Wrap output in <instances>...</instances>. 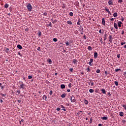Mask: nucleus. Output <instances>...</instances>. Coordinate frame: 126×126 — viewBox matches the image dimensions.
I'll return each mask as SVG.
<instances>
[{
	"label": "nucleus",
	"mask_w": 126,
	"mask_h": 126,
	"mask_svg": "<svg viewBox=\"0 0 126 126\" xmlns=\"http://www.w3.org/2000/svg\"><path fill=\"white\" fill-rule=\"evenodd\" d=\"M53 41L54 42H57L58 41V38H53Z\"/></svg>",
	"instance_id": "nucleus-43"
},
{
	"label": "nucleus",
	"mask_w": 126,
	"mask_h": 126,
	"mask_svg": "<svg viewBox=\"0 0 126 126\" xmlns=\"http://www.w3.org/2000/svg\"><path fill=\"white\" fill-rule=\"evenodd\" d=\"M9 51V49L6 48V50H5V53H6L7 54H8Z\"/></svg>",
	"instance_id": "nucleus-38"
},
{
	"label": "nucleus",
	"mask_w": 126,
	"mask_h": 126,
	"mask_svg": "<svg viewBox=\"0 0 126 126\" xmlns=\"http://www.w3.org/2000/svg\"><path fill=\"white\" fill-rule=\"evenodd\" d=\"M114 17H117V16H118V13L117 12H115L113 14Z\"/></svg>",
	"instance_id": "nucleus-24"
},
{
	"label": "nucleus",
	"mask_w": 126,
	"mask_h": 126,
	"mask_svg": "<svg viewBox=\"0 0 126 126\" xmlns=\"http://www.w3.org/2000/svg\"><path fill=\"white\" fill-rule=\"evenodd\" d=\"M124 75L125 76V78H126V72H125L124 73Z\"/></svg>",
	"instance_id": "nucleus-61"
},
{
	"label": "nucleus",
	"mask_w": 126,
	"mask_h": 126,
	"mask_svg": "<svg viewBox=\"0 0 126 126\" xmlns=\"http://www.w3.org/2000/svg\"><path fill=\"white\" fill-rule=\"evenodd\" d=\"M65 44L66 46H70V43H68V41H65Z\"/></svg>",
	"instance_id": "nucleus-34"
},
{
	"label": "nucleus",
	"mask_w": 126,
	"mask_h": 126,
	"mask_svg": "<svg viewBox=\"0 0 126 126\" xmlns=\"http://www.w3.org/2000/svg\"><path fill=\"white\" fill-rule=\"evenodd\" d=\"M77 25H79V26L80 25V19H78V21L77 23Z\"/></svg>",
	"instance_id": "nucleus-37"
},
{
	"label": "nucleus",
	"mask_w": 126,
	"mask_h": 126,
	"mask_svg": "<svg viewBox=\"0 0 126 126\" xmlns=\"http://www.w3.org/2000/svg\"><path fill=\"white\" fill-rule=\"evenodd\" d=\"M61 88L62 89H64V88H65V85H64V84H62L61 85Z\"/></svg>",
	"instance_id": "nucleus-14"
},
{
	"label": "nucleus",
	"mask_w": 126,
	"mask_h": 126,
	"mask_svg": "<svg viewBox=\"0 0 126 126\" xmlns=\"http://www.w3.org/2000/svg\"><path fill=\"white\" fill-rule=\"evenodd\" d=\"M62 7L63 9L66 8V6H65V4H63L62 5Z\"/></svg>",
	"instance_id": "nucleus-26"
},
{
	"label": "nucleus",
	"mask_w": 126,
	"mask_h": 126,
	"mask_svg": "<svg viewBox=\"0 0 126 126\" xmlns=\"http://www.w3.org/2000/svg\"><path fill=\"white\" fill-rule=\"evenodd\" d=\"M89 85H91V86H93L94 85V83L92 80H90V82H88Z\"/></svg>",
	"instance_id": "nucleus-5"
},
{
	"label": "nucleus",
	"mask_w": 126,
	"mask_h": 126,
	"mask_svg": "<svg viewBox=\"0 0 126 126\" xmlns=\"http://www.w3.org/2000/svg\"><path fill=\"white\" fill-rule=\"evenodd\" d=\"M56 110L57 111H61V108L60 107H57Z\"/></svg>",
	"instance_id": "nucleus-52"
},
{
	"label": "nucleus",
	"mask_w": 126,
	"mask_h": 126,
	"mask_svg": "<svg viewBox=\"0 0 126 126\" xmlns=\"http://www.w3.org/2000/svg\"><path fill=\"white\" fill-rule=\"evenodd\" d=\"M60 106H61V108H63L62 109V110H63V111H64V112H66V109H64V106H63V105H60Z\"/></svg>",
	"instance_id": "nucleus-9"
},
{
	"label": "nucleus",
	"mask_w": 126,
	"mask_h": 126,
	"mask_svg": "<svg viewBox=\"0 0 126 126\" xmlns=\"http://www.w3.org/2000/svg\"><path fill=\"white\" fill-rule=\"evenodd\" d=\"M98 126H102V124H98Z\"/></svg>",
	"instance_id": "nucleus-64"
},
{
	"label": "nucleus",
	"mask_w": 126,
	"mask_h": 126,
	"mask_svg": "<svg viewBox=\"0 0 126 126\" xmlns=\"http://www.w3.org/2000/svg\"><path fill=\"white\" fill-rule=\"evenodd\" d=\"M48 62L49 64H52V60H51L50 59L48 60Z\"/></svg>",
	"instance_id": "nucleus-27"
},
{
	"label": "nucleus",
	"mask_w": 126,
	"mask_h": 126,
	"mask_svg": "<svg viewBox=\"0 0 126 126\" xmlns=\"http://www.w3.org/2000/svg\"><path fill=\"white\" fill-rule=\"evenodd\" d=\"M104 10H105V11H107V12L108 13V14H111V11H110V10H109V9L107 8V7H105Z\"/></svg>",
	"instance_id": "nucleus-6"
},
{
	"label": "nucleus",
	"mask_w": 126,
	"mask_h": 126,
	"mask_svg": "<svg viewBox=\"0 0 126 126\" xmlns=\"http://www.w3.org/2000/svg\"><path fill=\"white\" fill-rule=\"evenodd\" d=\"M118 2H119V3H121L123 2V0H118Z\"/></svg>",
	"instance_id": "nucleus-53"
},
{
	"label": "nucleus",
	"mask_w": 126,
	"mask_h": 126,
	"mask_svg": "<svg viewBox=\"0 0 126 126\" xmlns=\"http://www.w3.org/2000/svg\"><path fill=\"white\" fill-rule=\"evenodd\" d=\"M42 99L46 101V100H47V95H44L42 97Z\"/></svg>",
	"instance_id": "nucleus-21"
},
{
	"label": "nucleus",
	"mask_w": 126,
	"mask_h": 126,
	"mask_svg": "<svg viewBox=\"0 0 126 126\" xmlns=\"http://www.w3.org/2000/svg\"><path fill=\"white\" fill-rule=\"evenodd\" d=\"M19 84L20 89H25L26 88V86L23 83V82L20 81Z\"/></svg>",
	"instance_id": "nucleus-1"
},
{
	"label": "nucleus",
	"mask_w": 126,
	"mask_h": 126,
	"mask_svg": "<svg viewBox=\"0 0 126 126\" xmlns=\"http://www.w3.org/2000/svg\"><path fill=\"white\" fill-rule=\"evenodd\" d=\"M67 24H68L69 25H72V22H71V21H67Z\"/></svg>",
	"instance_id": "nucleus-20"
},
{
	"label": "nucleus",
	"mask_w": 126,
	"mask_h": 126,
	"mask_svg": "<svg viewBox=\"0 0 126 126\" xmlns=\"http://www.w3.org/2000/svg\"><path fill=\"white\" fill-rule=\"evenodd\" d=\"M20 94V91H17V92H16V95H19Z\"/></svg>",
	"instance_id": "nucleus-32"
},
{
	"label": "nucleus",
	"mask_w": 126,
	"mask_h": 126,
	"mask_svg": "<svg viewBox=\"0 0 126 126\" xmlns=\"http://www.w3.org/2000/svg\"><path fill=\"white\" fill-rule=\"evenodd\" d=\"M8 6H9V4H8V3H5L4 5V8H8Z\"/></svg>",
	"instance_id": "nucleus-12"
},
{
	"label": "nucleus",
	"mask_w": 126,
	"mask_h": 126,
	"mask_svg": "<svg viewBox=\"0 0 126 126\" xmlns=\"http://www.w3.org/2000/svg\"><path fill=\"white\" fill-rule=\"evenodd\" d=\"M119 116H120V117H124V112H119Z\"/></svg>",
	"instance_id": "nucleus-17"
},
{
	"label": "nucleus",
	"mask_w": 126,
	"mask_h": 126,
	"mask_svg": "<svg viewBox=\"0 0 126 126\" xmlns=\"http://www.w3.org/2000/svg\"><path fill=\"white\" fill-rule=\"evenodd\" d=\"M87 72H90V68L89 67H88V68L87 69Z\"/></svg>",
	"instance_id": "nucleus-48"
},
{
	"label": "nucleus",
	"mask_w": 126,
	"mask_h": 126,
	"mask_svg": "<svg viewBox=\"0 0 126 126\" xmlns=\"http://www.w3.org/2000/svg\"><path fill=\"white\" fill-rule=\"evenodd\" d=\"M94 59H97V58H98V53L94 52Z\"/></svg>",
	"instance_id": "nucleus-8"
},
{
	"label": "nucleus",
	"mask_w": 126,
	"mask_h": 126,
	"mask_svg": "<svg viewBox=\"0 0 126 126\" xmlns=\"http://www.w3.org/2000/svg\"><path fill=\"white\" fill-rule=\"evenodd\" d=\"M111 31H112V32H115V29L114 28H111Z\"/></svg>",
	"instance_id": "nucleus-45"
},
{
	"label": "nucleus",
	"mask_w": 126,
	"mask_h": 126,
	"mask_svg": "<svg viewBox=\"0 0 126 126\" xmlns=\"http://www.w3.org/2000/svg\"><path fill=\"white\" fill-rule=\"evenodd\" d=\"M100 69H97V70L96 71V73H100Z\"/></svg>",
	"instance_id": "nucleus-44"
},
{
	"label": "nucleus",
	"mask_w": 126,
	"mask_h": 126,
	"mask_svg": "<svg viewBox=\"0 0 126 126\" xmlns=\"http://www.w3.org/2000/svg\"><path fill=\"white\" fill-rule=\"evenodd\" d=\"M93 49V48H92L91 46H89L88 47V50L89 51H92V50Z\"/></svg>",
	"instance_id": "nucleus-19"
},
{
	"label": "nucleus",
	"mask_w": 126,
	"mask_h": 126,
	"mask_svg": "<svg viewBox=\"0 0 126 126\" xmlns=\"http://www.w3.org/2000/svg\"><path fill=\"white\" fill-rule=\"evenodd\" d=\"M106 39H107V34H105L104 36V41H106Z\"/></svg>",
	"instance_id": "nucleus-40"
},
{
	"label": "nucleus",
	"mask_w": 126,
	"mask_h": 126,
	"mask_svg": "<svg viewBox=\"0 0 126 126\" xmlns=\"http://www.w3.org/2000/svg\"><path fill=\"white\" fill-rule=\"evenodd\" d=\"M118 24L119 27H122V24H123V23H122V22L120 21L119 22H118Z\"/></svg>",
	"instance_id": "nucleus-16"
},
{
	"label": "nucleus",
	"mask_w": 126,
	"mask_h": 126,
	"mask_svg": "<svg viewBox=\"0 0 126 126\" xmlns=\"http://www.w3.org/2000/svg\"><path fill=\"white\" fill-rule=\"evenodd\" d=\"M126 44V42H121V44L122 45V46H123V45H125Z\"/></svg>",
	"instance_id": "nucleus-54"
},
{
	"label": "nucleus",
	"mask_w": 126,
	"mask_h": 126,
	"mask_svg": "<svg viewBox=\"0 0 126 126\" xmlns=\"http://www.w3.org/2000/svg\"><path fill=\"white\" fill-rule=\"evenodd\" d=\"M56 22H57V21H53L52 22V23H53V24H55V23H56Z\"/></svg>",
	"instance_id": "nucleus-62"
},
{
	"label": "nucleus",
	"mask_w": 126,
	"mask_h": 126,
	"mask_svg": "<svg viewBox=\"0 0 126 126\" xmlns=\"http://www.w3.org/2000/svg\"><path fill=\"white\" fill-rule=\"evenodd\" d=\"M114 84L116 85V86H119V82H118V81H115Z\"/></svg>",
	"instance_id": "nucleus-28"
},
{
	"label": "nucleus",
	"mask_w": 126,
	"mask_h": 126,
	"mask_svg": "<svg viewBox=\"0 0 126 126\" xmlns=\"http://www.w3.org/2000/svg\"><path fill=\"white\" fill-rule=\"evenodd\" d=\"M43 15H44V16H47V15H48V13L47 12H44L43 13Z\"/></svg>",
	"instance_id": "nucleus-47"
},
{
	"label": "nucleus",
	"mask_w": 126,
	"mask_h": 126,
	"mask_svg": "<svg viewBox=\"0 0 126 126\" xmlns=\"http://www.w3.org/2000/svg\"><path fill=\"white\" fill-rule=\"evenodd\" d=\"M37 35H38L39 37H41V35H42V32L41 31H39L37 33Z\"/></svg>",
	"instance_id": "nucleus-23"
},
{
	"label": "nucleus",
	"mask_w": 126,
	"mask_h": 126,
	"mask_svg": "<svg viewBox=\"0 0 126 126\" xmlns=\"http://www.w3.org/2000/svg\"><path fill=\"white\" fill-rule=\"evenodd\" d=\"M108 3L109 5H113V1H112V0H109L108 2Z\"/></svg>",
	"instance_id": "nucleus-10"
},
{
	"label": "nucleus",
	"mask_w": 126,
	"mask_h": 126,
	"mask_svg": "<svg viewBox=\"0 0 126 126\" xmlns=\"http://www.w3.org/2000/svg\"><path fill=\"white\" fill-rule=\"evenodd\" d=\"M93 59H91L90 62H89V65H90L91 66H92V65H93Z\"/></svg>",
	"instance_id": "nucleus-3"
},
{
	"label": "nucleus",
	"mask_w": 126,
	"mask_h": 126,
	"mask_svg": "<svg viewBox=\"0 0 126 126\" xmlns=\"http://www.w3.org/2000/svg\"><path fill=\"white\" fill-rule=\"evenodd\" d=\"M83 38L85 40H86V35L85 34H84Z\"/></svg>",
	"instance_id": "nucleus-59"
},
{
	"label": "nucleus",
	"mask_w": 126,
	"mask_h": 126,
	"mask_svg": "<svg viewBox=\"0 0 126 126\" xmlns=\"http://www.w3.org/2000/svg\"><path fill=\"white\" fill-rule=\"evenodd\" d=\"M121 57V55L120 54H118L117 55V58H118V59H120V57Z\"/></svg>",
	"instance_id": "nucleus-57"
},
{
	"label": "nucleus",
	"mask_w": 126,
	"mask_h": 126,
	"mask_svg": "<svg viewBox=\"0 0 126 126\" xmlns=\"http://www.w3.org/2000/svg\"><path fill=\"white\" fill-rule=\"evenodd\" d=\"M70 100L72 103H75V102H76V99H75V97L73 96V99H72V96L70 98Z\"/></svg>",
	"instance_id": "nucleus-4"
},
{
	"label": "nucleus",
	"mask_w": 126,
	"mask_h": 126,
	"mask_svg": "<svg viewBox=\"0 0 126 126\" xmlns=\"http://www.w3.org/2000/svg\"><path fill=\"white\" fill-rule=\"evenodd\" d=\"M122 123H123V124H126V120H122Z\"/></svg>",
	"instance_id": "nucleus-50"
},
{
	"label": "nucleus",
	"mask_w": 126,
	"mask_h": 126,
	"mask_svg": "<svg viewBox=\"0 0 126 126\" xmlns=\"http://www.w3.org/2000/svg\"><path fill=\"white\" fill-rule=\"evenodd\" d=\"M27 8L29 11H31L32 10V5L31 3H29L27 5Z\"/></svg>",
	"instance_id": "nucleus-2"
},
{
	"label": "nucleus",
	"mask_w": 126,
	"mask_h": 126,
	"mask_svg": "<svg viewBox=\"0 0 126 126\" xmlns=\"http://www.w3.org/2000/svg\"><path fill=\"white\" fill-rule=\"evenodd\" d=\"M48 26H50V27H52V26H53V25H52V23H49V24H48Z\"/></svg>",
	"instance_id": "nucleus-49"
},
{
	"label": "nucleus",
	"mask_w": 126,
	"mask_h": 126,
	"mask_svg": "<svg viewBox=\"0 0 126 126\" xmlns=\"http://www.w3.org/2000/svg\"><path fill=\"white\" fill-rule=\"evenodd\" d=\"M69 15L70 16H73V13H72V12H70Z\"/></svg>",
	"instance_id": "nucleus-39"
},
{
	"label": "nucleus",
	"mask_w": 126,
	"mask_h": 126,
	"mask_svg": "<svg viewBox=\"0 0 126 126\" xmlns=\"http://www.w3.org/2000/svg\"><path fill=\"white\" fill-rule=\"evenodd\" d=\"M65 96H66V94H63L61 95L62 98H65Z\"/></svg>",
	"instance_id": "nucleus-22"
},
{
	"label": "nucleus",
	"mask_w": 126,
	"mask_h": 126,
	"mask_svg": "<svg viewBox=\"0 0 126 126\" xmlns=\"http://www.w3.org/2000/svg\"><path fill=\"white\" fill-rule=\"evenodd\" d=\"M77 60H75V59H74L73 60V63H74V64H75V63H77Z\"/></svg>",
	"instance_id": "nucleus-31"
},
{
	"label": "nucleus",
	"mask_w": 126,
	"mask_h": 126,
	"mask_svg": "<svg viewBox=\"0 0 126 126\" xmlns=\"http://www.w3.org/2000/svg\"><path fill=\"white\" fill-rule=\"evenodd\" d=\"M112 39H113V37H112V35L109 36V42L112 41Z\"/></svg>",
	"instance_id": "nucleus-35"
},
{
	"label": "nucleus",
	"mask_w": 126,
	"mask_h": 126,
	"mask_svg": "<svg viewBox=\"0 0 126 126\" xmlns=\"http://www.w3.org/2000/svg\"><path fill=\"white\" fill-rule=\"evenodd\" d=\"M69 71H70L71 72H73V68H71L69 69Z\"/></svg>",
	"instance_id": "nucleus-41"
},
{
	"label": "nucleus",
	"mask_w": 126,
	"mask_h": 126,
	"mask_svg": "<svg viewBox=\"0 0 126 126\" xmlns=\"http://www.w3.org/2000/svg\"><path fill=\"white\" fill-rule=\"evenodd\" d=\"M124 20H125V19L124 18V17H122L121 18V21H124Z\"/></svg>",
	"instance_id": "nucleus-63"
},
{
	"label": "nucleus",
	"mask_w": 126,
	"mask_h": 126,
	"mask_svg": "<svg viewBox=\"0 0 126 126\" xmlns=\"http://www.w3.org/2000/svg\"><path fill=\"white\" fill-rule=\"evenodd\" d=\"M102 25L105 26V19L104 18L102 19Z\"/></svg>",
	"instance_id": "nucleus-18"
},
{
	"label": "nucleus",
	"mask_w": 126,
	"mask_h": 126,
	"mask_svg": "<svg viewBox=\"0 0 126 126\" xmlns=\"http://www.w3.org/2000/svg\"><path fill=\"white\" fill-rule=\"evenodd\" d=\"M77 116H78V117L82 116V111H79L78 113H77Z\"/></svg>",
	"instance_id": "nucleus-7"
},
{
	"label": "nucleus",
	"mask_w": 126,
	"mask_h": 126,
	"mask_svg": "<svg viewBox=\"0 0 126 126\" xmlns=\"http://www.w3.org/2000/svg\"><path fill=\"white\" fill-rule=\"evenodd\" d=\"M71 85H72V84H71V83H70L68 85V88H71V87H72L71 86Z\"/></svg>",
	"instance_id": "nucleus-36"
},
{
	"label": "nucleus",
	"mask_w": 126,
	"mask_h": 126,
	"mask_svg": "<svg viewBox=\"0 0 126 126\" xmlns=\"http://www.w3.org/2000/svg\"><path fill=\"white\" fill-rule=\"evenodd\" d=\"M104 73H105V75H108V72H107V71H105Z\"/></svg>",
	"instance_id": "nucleus-56"
},
{
	"label": "nucleus",
	"mask_w": 126,
	"mask_h": 126,
	"mask_svg": "<svg viewBox=\"0 0 126 126\" xmlns=\"http://www.w3.org/2000/svg\"><path fill=\"white\" fill-rule=\"evenodd\" d=\"M102 120H108V117H106V116H104L103 117H102Z\"/></svg>",
	"instance_id": "nucleus-29"
},
{
	"label": "nucleus",
	"mask_w": 126,
	"mask_h": 126,
	"mask_svg": "<svg viewBox=\"0 0 126 126\" xmlns=\"http://www.w3.org/2000/svg\"><path fill=\"white\" fill-rule=\"evenodd\" d=\"M17 48H18V49H19L20 50L22 49V46L20 44L18 45L17 46Z\"/></svg>",
	"instance_id": "nucleus-13"
},
{
	"label": "nucleus",
	"mask_w": 126,
	"mask_h": 126,
	"mask_svg": "<svg viewBox=\"0 0 126 126\" xmlns=\"http://www.w3.org/2000/svg\"><path fill=\"white\" fill-rule=\"evenodd\" d=\"M32 76H31V75H29L28 76V79H32Z\"/></svg>",
	"instance_id": "nucleus-46"
},
{
	"label": "nucleus",
	"mask_w": 126,
	"mask_h": 126,
	"mask_svg": "<svg viewBox=\"0 0 126 126\" xmlns=\"http://www.w3.org/2000/svg\"><path fill=\"white\" fill-rule=\"evenodd\" d=\"M79 31H81V34H83V32H84L83 31V28H82L81 30L80 29Z\"/></svg>",
	"instance_id": "nucleus-30"
},
{
	"label": "nucleus",
	"mask_w": 126,
	"mask_h": 126,
	"mask_svg": "<svg viewBox=\"0 0 126 126\" xmlns=\"http://www.w3.org/2000/svg\"><path fill=\"white\" fill-rule=\"evenodd\" d=\"M49 94H50V95H52L53 94V91H50Z\"/></svg>",
	"instance_id": "nucleus-51"
},
{
	"label": "nucleus",
	"mask_w": 126,
	"mask_h": 126,
	"mask_svg": "<svg viewBox=\"0 0 126 126\" xmlns=\"http://www.w3.org/2000/svg\"><path fill=\"white\" fill-rule=\"evenodd\" d=\"M0 87H1V89H2V90L4 88V86H2V85H1Z\"/></svg>",
	"instance_id": "nucleus-60"
},
{
	"label": "nucleus",
	"mask_w": 126,
	"mask_h": 126,
	"mask_svg": "<svg viewBox=\"0 0 126 126\" xmlns=\"http://www.w3.org/2000/svg\"><path fill=\"white\" fill-rule=\"evenodd\" d=\"M84 103H85V105H88V100L85 99H84Z\"/></svg>",
	"instance_id": "nucleus-25"
},
{
	"label": "nucleus",
	"mask_w": 126,
	"mask_h": 126,
	"mask_svg": "<svg viewBox=\"0 0 126 126\" xmlns=\"http://www.w3.org/2000/svg\"><path fill=\"white\" fill-rule=\"evenodd\" d=\"M100 41L101 42V44H103V39H102V38H101Z\"/></svg>",
	"instance_id": "nucleus-58"
},
{
	"label": "nucleus",
	"mask_w": 126,
	"mask_h": 126,
	"mask_svg": "<svg viewBox=\"0 0 126 126\" xmlns=\"http://www.w3.org/2000/svg\"><path fill=\"white\" fill-rule=\"evenodd\" d=\"M100 91H101L102 93H103V94H106V90L105 89H102L100 90Z\"/></svg>",
	"instance_id": "nucleus-11"
},
{
	"label": "nucleus",
	"mask_w": 126,
	"mask_h": 126,
	"mask_svg": "<svg viewBox=\"0 0 126 126\" xmlns=\"http://www.w3.org/2000/svg\"><path fill=\"white\" fill-rule=\"evenodd\" d=\"M121 71V69H116L115 70V71L116 72H118V71Z\"/></svg>",
	"instance_id": "nucleus-42"
},
{
	"label": "nucleus",
	"mask_w": 126,
	"mask_h": 126,
	"mask_svg": "<svg viewBox=\"0 0 126 126\" xmlns=\"http://www.w3.org/2000/svg\"><path fill=\"white\" fill-rule=\"evenodd\" d=\"M114 26L115 29H118V24L116 23H114Z\"/></svg>",
	"instance_id": "nucleus-15"
},
{
	"label": "nucleus",
	"mask_w": 126,
	"mask_h": 126,
	"mask_svg": "<svg viewBox=\"0 0 126 126\" xmlns=\"http://www.w3.org/2000/svg\"><path fill=\"white\" fill-rule=\"evenodd\" d=\"M0 95H1L2 96H3L4 97H5V96H6V94H3L2 93L0 94Z\"/></svg>",
	"instance_id": "nucleus-55"
},
{
	"label": "nucleus",
	"mask_w": 126,
	"mask_h": 126,
	"mask_svg": "<svg viewBox=\"0 0 126 126\" xmlns=\"http://www.w3.org/2000/svg\"><path fill=\"white\" fill-rule=\"evenodd\" d=\"M89 92L90 93H93V92H94V90H93V89H90L89 90Z\"/></svg>",
	"instance_id": "nucleus-33"
}]
</instances>
